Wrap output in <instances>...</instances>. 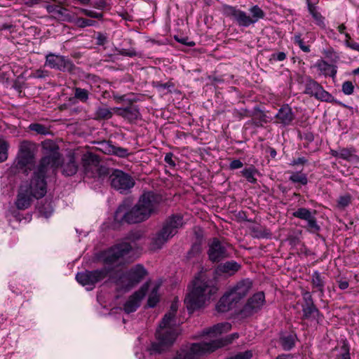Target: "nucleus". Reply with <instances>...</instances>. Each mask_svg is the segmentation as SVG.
<instances>
[{
	"mask_svg": "<svg viewBox=\"0 0 359 359\" xmlns=\"http://www.w3.org/2000/svg\"><path fill=\"white\" fill-rule=\"evenodd\" d=\"M264 123H266L265 114H262L258 120H253V124L256 127H262Z\"/></svg>",
	"mask_w": 359,
	"mask_h": 359,
	"instance_id": "nucleus-62",
	"label": "nucleus"
},
{
	"mask_svg": "<svg viewBox=\"0 0 359 359\" xmlns=\"http://www.w3.org/2000/svg\"><path fill=\"white\" fill-rule=\"evenodd\" d=\"M243 165V163L239 159H234L232 161H231L229 164V169L230 170H236L238 168H242Z\"/></svg>",
	"mask_w": 359,
	"mask_h": 359,
	"instance_id": "nucleus-59",
	"label": "nucleus"
},
{
	"mask_svg": "<svg viewBox=\"0 0 359 359\" xmlns=\"http://www.w3.org/2000/svg\"><path fill=\"white\" fill-rule=\"evenodd\" d=\"M323 54L325 55L326 58L329 59L331 62H337L339 60V56L332 47L323 49Z\"/></svg>",
	"mask_w": 359,
	"mask_h": 359,
	"instance_id": "nucleus-44",
	"label": "nucleus"
},
{
	"mask_svg": "<svg viewBox=\"0 0 359 359\" xmlns=\"http://www.w3.org/2000/svg\"><path fill=\"white\" fill-rule=\"evenodd\" d=\"M111 154L117 156L121 158H124L128 156L129 153L127 149L114 146V149Z\"/></svg>",
	"mask_w": 359,
	"mask_h": 359,
	"instance_id": "nucleus-52",
	"label": "nucleus"
},
{
	"mask_svg": "<svg viewBox=\"0 0 359 359\" xmlns=\"http://www.w3.org/2000/svg\"><path fill=\"white\" fill-rule=\"evenodd\" d=\"M177 303H172L170 311L165 314L156 332V341L151 344V354L161 353L170 347L175 341L177 332L175 327V313L177 311Z\"/></svg>",
	"mask_w": 359,
	"mask_h": 359,
	"instance_id": "nucleus-4",
	"label": "nucleus"
},
{
	"mask_svg": "<svg viewBox=\"0 0 359 359\" xmlns=\"http://www.w3.org/2000/svg\"><path fill=\"white\" fill-rule=\"evenodd\" d=\"M352 197L351 194H346L340 196L337 200V206L339 208H345L351 203Z\"/></svg>",
	"mask_w": 359,
	"mask_h": 359,
	"instance_id": "nucleus-48",
	"label": "nucleus"
},
{
	"mask_svg": "<svg viewBox=\"0 0 359 359\" xmlns=\"http://www.w3.org/2000/svg\"><path fill=\"white\" fill-rule=\"evenodd\" d=\"M315 66L325 76L334 78L337 74V67L336 65L329 64L325 60H318Z\"/></svg>",
	"mask_w": 359,
	"mask_h": 359,
	"instance_id": "nucleus-30",
	"label": "nucleus"
},
{
	"mask_svg": "<svg viewBox=\"0 0 359 359\" xmlns=\"http://www.w3.org/2000/svg\"><path fill=\"white\" fill-rule=\"evenodd\" d=\"M109 179L111 187L121 194H128L135 184L130 175L120 170H115Z\"/></svg>",
	"mask_w": 359,
	"mask_h": 359,
	"instance_id": "nucleus-11",
	"label": "nucleus"
},
{
	"mask_svg": "<svg viewBox=\"0 0 359 359\" xmlns=\"http://www.w3.org/2000/svg\"><path fill=\"white\" fill-rule=\"evenodd\" d=\"M159 302V297L158 295V287H154L151 294L149 296L147 300V305L150 308L154 307L157 303Z\"/></svg>",
	"mask_w": 359,
	"mask_h": 359,
	"instance_id": "nucleus-46",
	"label": "nucleus"
},
{
	"mask_svg": "<svg viewBox=\"0 0 359 359\" xmlns=\"http://www.w3.org/2000/svg\"><path fill=\"white\" fill-rule=\"evenodd\" d=\"M297 336L294 332H282L279 334L278 344L285 351L292 350L296 344Z\"/></svg>",
	"mask_w": 359,
	"mask_h": 359,
	"instance_id": "nucleus-22",
	"label": "nucleus"
},
{
	"mask_svg": "<svg viewBox=\"0 0 359 359\" xmlns=\"http://www.w3.org/2000/svg\"><path fill=\"white\" fill-rule=\"evenodd\" d=\"M300 138L302 140H304L307 141V142L310 143L312 142L314 140V135L313 133L311 132H306L303 133L302 135H300Z\"/></svg>",
	"mask_w": 359,
	"mask_h": 359,
	"instance_id": "nucleus-60",
	"label": "nucleus"
},
{
	"mask_svg": "<svg viewBox=\"0 0 359 359\" xmlns=\"http://www.w3.org/2000/svg\"><path fill=\"white\" fill-rule=\"evenodd\" d=\"M35 144L32 142L23 140L20 142L17 156L11 167L15 172H21L26 175L34 164Z\"/></svg>",
	"mask_w": 359,
	"mask_h": 359,
	"instance_id": "nucleus-9",
	"label": "nucleus"
},
{
	"mask_svg": "<svg viewBox=\"0 0 359 359\" xmlns=\"http://www.w3.org/2000/svg\"><path fill=\"white\" fill-rule=\"evenodd\" d=\"M265 303V295L263 292H259L250 297L239 314L242 318H248L258 313L263 307Z\"/></svg>",
	"mask_w": 359,
	"mask_h": 359,
	"instance_id": "nucleus-13",
	"label": "nucleus"
},
{
	"mask_svg": "<svg viewBox=\"0 0 359 359\" xmlns=\"http://www.w3.org/2000/svg\"><path fill=\"white\" fill-rule=\"evenodd\" d=\"M162 197L153 191L144 192L137 203L130 208V202L125 201L119 205L114 214V220L118 223L137 224L148 219L158 211Z\"/></svg>",
	"mask_w": 359,
	"mask_h": 359,
	"instance_id": "nucleus-3",
	"label": "nucleus"
},
{
	"mask_svg": "<svg viewBox=\"0 0 359 359\" xmlns=\"http://www.w3.org/2000/svg\"><path fill=\"white\" fill-rule=\"evenodd\" d=\"M208 246V255L211 262H219L229 257L226 245L218 238H213Z\"/></svg>",
	"mask_w": 359,
	"mask_h": 359,
	"instance_id": "nucleus-19",
	"label": "nucleus"
},
{
	"mask_svg": "<svg viewBox=\"0 0 359 359\" xmlns=\"http://www.w3.org/2000/svg\"><path fill=\"white\" fill-rule=\"evenodd\" d=\"M271 59L275 61H283L286 59V54L284 52L274 53L271 55Z\"/></svg>",
	"mask_w": 359,
	"mask_h": 359,
	"instance_id": "nucleus-58",
	"label": "nucleus"
},
{
	"mask_svg": "<svg viewBox=\"0 0 359 359\" xmlns=\"http://www.w3.org/2000/svg\"><path fill=\"white\" fill-rule=\"evenodd\" d=\"M29 128L30 130L34 131L39 135H46L50 134V133L48 128L38 123H31L29 126Z\"/></svg>",
	"mask_w": 359,
	"mask_h": 359,
	"instance_id": "nucleus-40",
	"label": "nucleus"
},
{
	"mask_svg": "<svg viewBox=\"0 0 359 359\" xmlns=\"http://www.w3.org/2000/svg\"><path fill=\"white\" fill-rule=\"evenodd\" d=\"M95 22L94 20L85 19L83 18H78L75 20V25L81 28L93 26Z\"/></svg>",
	"mask_w": 359,
	"mask_h": 359,
	"instance_id": "nucleus-51",
	"label": "nucleus"
},
{
	"mask_svg": "<svg viewBox=\"0 0 359 359\" xmlns=\"http://www.w3.org/2000/svg\"><path fill=\"white\" fill-rule=\"evenodd\" d=\"M307 8L309 13L315 21V23L322 29H326L325 18L319 12L318 8L307 0Z\"/></svg>",
	"mask_w": 359,
	"mask_h": 359,
	"instance_id": "nucleus-29",
	"label": "nucleus"
},
{
	"mask_svg": "<svg viewBox=\"0 0 359 359\" xmlns=\"http://www.w3.org/2000/svg\"><path fill=\"white\" fill-rule=\"evenodd\" d=\"M241 266L236 261H227L219 264L215 269V273L218 276L223 274L229 276H233L241 269Z\"/></svg>",
	"mask_w": 359,
	"mask_h": 359,
	"instance_id": "nucleus-23",
	"label": "nucleus"
},
{
	"mask_svg": "<svg viewBox=\"0 0 359 359\" xmlns=\"http://www.w3.org/2000/svg\"><path fill=\"white\" fill-rule=\"evenodd\" d=\"M311 283L312 287L319 292V297H323L326 284L325 277L319 271H314L311 275Z\"/></svg>",
	"mask_w": 359,
	"mask_h": 359,
	"instance_id": "nucleus-28",
	"label": "nucleus"
},
{
	"mask_svg": "<svg viewBox=\"0 0 359 359\" xmlns=\"http://www.w3.org/2000/svg\"><path fill=\"white\" fill-rule=\"evenodd\" d=\"M45 66L60 72H68L72 73L76 66L71 60L64 55H56L49 53L46 56Z\"/></svg>",
	"mask_w": 359,
	"mask_h": 359,
	"instance_id": "nucleus-12",
	"label": "nucleus"
},
{
	"mask_svg": "<svg viewBox=\"0 0 359 359\" xmlns=\"http://www.w3.org/2000/svg\"><path fill=\"white\" fill-rule=\"evenodd\" d=\"M176 41L180 42V43L182 44H184V45H187L189 47H193L195 46V42L191 41H187V38H178L177 36L175 37Z\"/></svg>",
	"mask_w": 359,
	"mask_h": 359,
	"instance_id": "nucleus-63",
	"label": "nucleus"
},
{
	"mask_svg": "<svg viewBox=\"0 0 359 359\" xmlns=\"http://www.w3.org/2000/svg\"><path fill=\"white\" fill-rule=\"evenodd\" d=\"M355 86L350 81H346L342 83L341 90L346 95H351L354 92Z\"/></svg>",
	"mask_w": 359,
	"mask_h": 359,
	"instance_id": "nucleus-49",
	"label": "nucleus"
},
{
	"mask_svg": "<svg viewBox=\"0 0 359 359\" xmlns=\"http://www.w3.org/2000/svg\"><path fill=\"white\" fill-rule=\"evenodd\" d=\"M292 41L294 44L298 46L303 52L309 53L311 51L310 46L305 44L301 32H295L292 37Z\"/></svg>",
	"mask_w": 359,
	"mask_h": 359,
	"instance_id": "nucleus-37",
	"label": "nucleus"
},
{
	"mask_svg": "<svg viewBox=\"0 0 359 359\" xmlns=\"http://www.w3.org/2000/svg\"><path fill=\"white\" fill-rule=\"evenodd\" d=\"M82 166L86 175L92 177L100 175V158L97 155L87 152L82 156Z\"/></svg>",
	"mask_w": 359,
	"mask_h": 359,
	"instance_id": "nucleus-17",
	"label": "nucleus"
},
{
	"mask_svg": "<svg viewBox=\"0 0 359 359\" xmlns=\"http://www.w3.org/2000/svg\"><path fill=\"white\" fill-rule=\"evenodd\" d=\"M277 123L283 126H288L292 124L295 118V115L292 108L288 104H283L275 115Z\"/></svg>",
	"mask_w": 359,
	"mask_h": 359,
	"instance_id": "nucleus-21",
	"label": "nucleus"
},
{
	"mask_svg": "<svg viewBox=\"0 0 359 359\" xmlns=\"http://www.w3.org/2000/svg\"><path fill=\"white\" fill-rule=\"evenodd\" d=\"M173 154L172 152H168L165 155L164 161L168 164L170 167L174 168L176 164L175 161L172 159Z\"/></svg>",
	"mask_w": 359,
	"mask_h": 359,
	"instance_id": "nucleus-57",
	"label": "nucleus"
},
{
	"mask_svg": "<svg viewBox=\"0 0 359 359\" xmlns=\"http://www.w3.org/2000/svg\"><path fill=\"white\" fill-rule=\"evenodd\" d=\"M334 359H351L349 353V346L347 343L344 342L341 346L339 353Z\"/></svg>",
	"mask_w": 359,
	"mask_h": 359,
	"instance_id": "nucleus-45",
	"label": "nucleus"
},
{
	"mask_svg": "<svg viewBox=\"0 0 359 359\" xmlns=\"http://www.w3.org/2000/svg\"><path fill=\"white\" fill-rule=\"evenodd\" d=\"M116 51L117 52L118 55H122V56H128L130 57H133L137 55V51L131 48L129 49H125V48H116Z\"/></svg>",
	"mask_w": 359,
	"mask_h": 359,
	"instance_id": "nucleus-50",
	"label": "nucleus"
},
{
	"mask_svg": "<svg viewBox=\"0 0 359 359\" xmlns=\"http://www.w3.org/2000/svg\"><path fill=\"white\" fill-rule=\"evenodd\" d=\"M345 36L346 38V40L345 41V44L347 47L359 52V43L351 41V36L348 33L345 34Z\"/></svg>",
	"mask_w": 359,
	"mask_h": 359,
	"instance_id": "nucleus-53",
	"label": "nucleus"
},
{
	"mask_svg": "<svg viewBox=\"0 0 359 359\" xmlns=\"http://www.w3.org/2000/svg\"><path fill=\"white\" fill-rule=\"evenodd\" d=\"M355 153V149L353 147L341 148L339 149V158L347 161H351L353 158H358Z\"/></svg>",
	"mask_w": 359,
	"mask_h": 359,
	"instance_id": "nucleus-36",
	"label": "nucleus"
},
{
	"mask_svg": "<svg viewBox=\"0 0 359 359\" xmlns=\"http://www.w3.org/2000/svg\"><path fill=\"white\" fill-rule=\"evenodd\" d=\"M320 317H323V315L316 306L310 308H303L302 317L303 320L313 319L318 321Z\"/></svg>",
	"mask_w": 359,
	"mask_h": 359,
	"instance_id": "nucleus-32",
	"label": "nucleus"
},
{
	"mask_svg": "<svg viewBox=\"0 0 359 359\" xmlns=\"http://www.w3.org/2000/svg\"><path fill=\"white\" fill-rule=\"evenodd\" d=\"M308 163V160L304 157H299L297 158L293 159L290 165H304Z\"/></svg>",
	"mask_w": 359,
	"mask_h": 359,
	"instance_id": "nucleus-61",
	"label": "nucleus"
},
{
	"mask_svg": "<svg viewBox=\"0 0 359 359\" xmlns=\"http://www.w3.org/2000/svg\"><path fill=\"white\" fill-rule=\"evenodd\" d=\"M113 110L117 116L123 118L130 123L135 121L140 116L138 107L131 102L125 107H114Z\"/></svg>",
	"mask_w": 359,
	"mask_h": 359,
	"instance_id": "nucleus-20",
	"label": "nucleus"
},
{
	"mask_svg": "<svg viewBox=\"0 0 359 359\" xmlns=\"http://www.w3.org/2000/svg\"><path fill=\"white\" fill-rule=\"evenodd\" d=\"M289 180L293 183H299L306 185L308 183L307 175L301 172H293L289 177Z\"/></svg>",
	"mask_w": 359,
	"mask_h": 359,
	"instance_id": "nucleus-38",
	"label": "nucleus"
},
{
	"mask_svg": "<svg viewBox=\"0 0 359 359\" xmlns=\"http://www.w3.org/2000/svg\"><path fill=\"white\" fill-rule=\"evenodd\" d=\"M81 11L82 12V13H83L84 15H86V16H88L90 18H97V19H100L102 18V13H98V12L94 11L88 10V9H85V8H81Z\"/></svg>",
	"mask_w": 359,
	"mask_h": 359,
	"instance_id": "nucleus-54",
	"label": "nucleus"
},
{
	"mask_svg": "<svg viewBox=\"0 0 359 359\" xmlns=\"http://www.w3.org/2000/svg\"><path fill=\"white\" fill-rule=\"evenodd\" d=\"M316 213V210L311 211L306 208H299L293 212L292 215L296 218L306 221L307 224L305 228L310 233H317L320 231V226L315 217Z\"/></svg>",
	"mask_w": 359,
	"mask_h": 359,
	"instance_id": "nucleus-15",
	"label": "nucleus"
},
{
	"mask_svg": "<svg viewBox=\"0 0 359 359\" xmlns=\"http://www.w3.org/2000/svg\"><path fill=\"white\" fill-rule=\"evenodd\" d=\"M241 173L248 182L251 184L257 182L255 175L259 174V171L254 165H251L250 167L244 168Z\"/></svg>",
	"mask_w": 359,
	"mask_h": 359,
	"instance_id": "nucleus-33",
	"label": "nucleus"
},
{
	"mask_svg": "<svg viewBox=\"0 0 359 359\" xmlns=\"http://www.w3.org/2000/svg\"><path fill=\"white\" fill-rule=\"evenodd\" d=\"M114 283L118 291L127 292L135 287L127 271L117 274Z\"/></svg>",
	"mask_w": 359,
	"mask_h": 359,
	"instance_id": "nucleus-25",
	"label": "nucleus"
},
{
	"mask_svg": "<svg viewBox=\"0 0 359 359\" xmlns=\"http://www.w3.org/2000/svg\"><path fill=\"white\" fill-rule=\"evenodd\" d=\"M252 287V281L249 278H244L231 286L227 292L232 297L233 300L238 303L248 294Z\"/></svg>",
	"mask_w": 359,
	"mask_h": 359,
	"instance_id": "nucleus-16",
	"label": "nucleus"
},
{
	"mask_svg": "<svg viewBox=\"0 0 359 359\" xmlns=\"http://www.w3.org/2000/svg\"><path fill=\"white\" fill-rule=\"evenodd\" d=\"M99 150L102 151L106 154H111L113 152V149H114V145L111 144L110 142L108 141H102L98 142Z\"/></svg>",
	"mask_w": 359,
	"mask_h": 359,
	"instance_id": "nucleus-47",
	"label": "nucleus"
},
{
	"mask_svg": "<svg viewBox=\"0 0 359 359\" xmlns=\"http://www.w3.org/2000/svg\"><path fill=\"white\" fill-rule=\"evenodd\" d=\"M50 154L43 156L34 169L33 176L29 185H22L20 187L15 205L18 210L28 208L32 198H41L47 192L46 177L55 174L60 163V154L58 147L55 145L50 148Z\"/></svg>",
	"mask_w": 359,
	"mask_h": 359,
	"instance_id": "nucleus-1",
	"label": "nucleus"
},
{
	"mask_svg": "<svg viewBox=\"0 0 359 359\" xmlns=\"http://www.w3.org/2000/svg\"><path fill=\"white\" fill-rule=\"evenodd\" d=\"M49 76L47 70L39 69L32 73V76L36 79H45Z\"/></svg>",
	"mask_w": 359,
	"mask_h": 359,
	"instance_id": "nucleus-56",
	"label": "nucleus"
},
{
	"mask_svg": "<svg viewBox=\"0 0 359 359\" xmlns=\"http://www.w3.org/2000/svg\"><path fill=\"white\" fill-rule=\"evenodd\" d=\"M252 236L257 238H270L272 236L269 229L259 225L252 227Z\"/></svg>",
	"mask_w": 359,
	"mask_h": 359,
	"instance_id": "nucleus-34",
	"label": "nucleus"
},
{
	"mask_svg": "<svg viewBox=\"0 0 359 359\" xmlns=\"http://www.w3.org/2000/svg\"><path fill=\"white\" fill-rule=\"evenodd\" d=\"M89 91L86 89L76 87L74 88V98L83 103L87 102L89 99Z\"/></svg>",
	"mask_w": 359,
	"mask_h": 359,
	"instance_id": "nucleus-39",
	"label": "nucleus"
},
{
	"mask_svg": "<svg viewBox=\"0 0 359 359\" xmlns=\"http://www.w3.org/2000/svg\"><path fill=\"white\" fill-rule=\"evenodd\" d=\"M8 148V142L0 137V163L7 160Z\"/></svg>",
	"mask_w": 359,
	"mask_h": 359,
	"instance_id": "nucleus-41",
	"label": "nucleus"
},
{
	"mask_svg": "<svg viewBox=\"0 0 359 359\" xmlns=\"http://www.w3.org/2000/svg\"><path fill=\"white\" fill-rule=\"evenodd\" d=\"M249 11L252 16L236 6L224 4L222 7V13L226 17L233 19L239 27H248L265 18V13L257 5L252 6Z\"/></svg>",
	"mask_w": 359,
	"mask_h": 359,
	"instance_id": "nucleus-8",
	"label": "nucleus"
},
{
	"mask_svg": "<svg viewBox=\"0 0 359 359\" xmlns=\"http://www.w3.org/2000/svg\"><path fill=\"white\" fill-rule=\"evenodd\" d=\"M252 357L251 351H246L243 353H239L237 355L230 357L227 359H250Z\"/></svg>",
	"mask_w": 359,
	"mask_h": 359,
	"instance_id": "nucleus-55",
	"label": "nucleus"
},
{
	"mask_svg": "<svg viewBox=\"0 0 359 359\" xmlns=\"http://www.w3.org/2000/svg\"><path fill=\"white\" fill-rule=\"evenodd\" d=\"M113 109L98 107L95 111V118L96 120H108L113 116Z\"/></svg>",
	"mask_w": 359,
	"mask_h": 359,
	"instance_id": "nucleus-35",
	"label": "nucleus"
},
{
	"mask_svg": "<svg viewBox=\"0 0 359 359\" xmlns=\"http://www.w3.org/2000/svg\"><path fill=\"white\" fill-rule=\"evenodd\" d=\"M303 303L302 304V309L303 308H310L313 306H316L314 304L313 299L312 297V294L309 291H304L302 292Z\"/></svg>",
	"mask_w": 359,
	"mask_h": 359,
	"instance_id": "nucleus-42",
	"label": "nucleus"
},
{
	"mask_svg": "<svg viewBox=\"0 0 359 359\" xmlns=\"http://www.w3.org/2000/svg\"><path fill=\"white\" fill-rule=\"evenodd\" d=\"M304 93L323 102L332 103L334 97L316 81L309 77L306 81Z\"/></svg>",
	"mask_w": 359,
	"mask_h": 359,
	"instance_id": "nucleus-14",
	"label": "nucleus"
},
{
	"mask_svg": "<svg viewBox=\"0 0 359 359\" xmlns=\"http://www.w3.org/2000/svg\"><path fill=\"white\" fill-rule=\"evenodd\" d=\"M78 165L74 156H71L69 161L62 165V173L66 176H72L77 172Z\"/></svg>",
	"mask_w": 359,
	"mask_h": 359,
	"instance_id": "nucleus-31",
	"label": "nucleus"
},
{
	"mask_svg": "<svg viewBox=\"0 0 359 359\" xmlns=\"http://www.w3.org/2000/svg\"><path fill=\"white\" fill-rule=\"evenodd\" d=\"M142 235L139 231H131L125 238V241L116 244L102 252L103 262L107 265L118 266L122 263V259L131 250L130 242L135 243L140 239Z\"/></svg>",
	"mask_w": 359,
	"mask_h": 359,
	"instance_id": "nucleus-6",
	"label": "nucleus"
},
{
	"mask_svg": "<svg viewBox=\"0 0 359 359\" xmlns=\"http://www.w3.org/2000/svg\"><path fill=\"white\" fill-rule=\"evenodd\" d=\"M183 224L184 219L180 214L169 216L163 222L162 228L153 236L151 242V250L161 249L177 233L178 229L182 227Z\"/></svg>",
	"mask_w": 359,
	"mask_h": 359,
	"instance_id": "nucleus-7",
	"label": "nucleus"
},
{
	"mask_svg": "<svg viewBox=\"0 0 359 359\" xmlns=\"http://www.w3.org/2000/svg\"><path fill=\"white\" fill-rule=\"evenodd\" d=\"M148 290V285H143L138 290L130 295L123 304V311L126 313H133L140 306L141 302Z\"/></svg>",
	"mask_w": 359,
	"mask_h": 359,
	"instance_id": "nucleus-18",
	"label": "nucleus"
},
{
	"mask_svg": "<svg viewBox=\"0 0 359 359\" xmlns=\"http://www.w3.org/2000/svg\"><path fill=\"white\" fill-rule=\"evenodd\" d=\"M218 290L215 280L205 276L197 278L194 281L192 290L184 299V304L190 312L203 307Z\"/></svg>",
	"mask_w": 359,
	"mask_h": 359,
	"instance_id": "nucleus-5",
	"label": "nucleus"
},
{
	"mask_svg": "<svg viewBox=\"0 0 359 359\" xmlns=\"http://www.w3.org/2000/svg\"><path fill=\"white\" fill-rule=\"evenodd\" d=\"M53 212V208L50 203H46L39 207V214L46 218H48L52 215Z\"/></svg>",
	"mask_w": 359,
	"mask_h": 359,
	"instance_id": "nucleus-43",
	"label": "nucleus"
},
{
	"mask_svg": "<svg viewBox=\"0 0 359 359\" xmlns=\"http://www.w3.org/2000/svg\"><path fill=\"white\" fill-rule=\"evenodd\" d=\"M126 271L134 286L141 282L147 274V270L141 264H137Z\"/></svg>",
	"mask_w": 359,
	"mask_h": 359,
	"instance_id": "nucleus-26",
	"label": "nucleus"
},
{
	"mask_svg": "<svg viewBox=\"0 0 359 359\" xmlns=\"http://www.w3.org/2000/svg\"><path fill=\"white\" fill-rule=\"evenodd\" d=\"M112 97H113V99L117 103H121L122 102L126 101V95H118L116 93H114Z\"/></svg>",
	"mask_w": 359,
	"mask_h": 359,
	"instance_id": "nucleus-64",
	"label": "nucleus"
},
{
	"mask_svg": "<svg viewBox=\"0 0 359 359\" xmlns=\"http://www.w3.org/2000/svg\"><path fill=\"white\" fill-rule=\"evenodd\" d=\"M111 269L103 267L100 269L79 272L76 275V280L83 286H90L92 290L95 285L105 278Z\"/></svg>",
	"mask_w": 359,
	"mask_h": 359,
	"instance_id": "nucleus-10",
	"label": "nucleus"
},
{
	"mask_svg": "<svg viewBox=\"0 0 359 359\" xmlns=\"http://www.w3.org/2000/svg\"><path fill=\"white\" fill-rule=\"evenodd\" d=\"M236 304L237 302L233 300L232 297L226 291L217 302L216 309L218 312L224 313L233 308Z\"/></svg>",
	"mask_w": 359,
	"mask_h": 359,
	"instance_id": "nucleus-27",
	"label": "nucleus"
},
{
	"mask_svg": "<svg viewBox=\"0 0 359 359\" xmlns=\"http://www.w3.org/2000/svg\"><path fill=\"white\" fill-rule=\"evenodd\" d=\"M231 328V325L230 323H221L203 330L202 336H207L210 339L205 341L194 343L190 346L182 348L177 352L174 359H198L205 353L212 352L216 348L231 344L235 339L238 338L237 333H233L224 338L215 339L217 335L229 331Z\"/></svg>",
	"mask_w": 359,
	"mask_h": 359,
	"instance_id": "nucleus-2",
	"label": "nucleus"
},
{
	"mask_svg": "<svg viewBox=\"0 0 359 359\" xmlns=\"http://www.w3.org/2000/svg\"><path fill=\"white\" fill-rule=\"evenodd\" d=\"M46 10L49 13H51L53 17L58 20L72 22V17L69 13L68 10L59 5H48Z\"/></svg>",
	"mask_w": 359,
	"mask_h": 359,
	"instance_id": "nucleus-24",
	"label": "nucleus"
}]
</instances>
